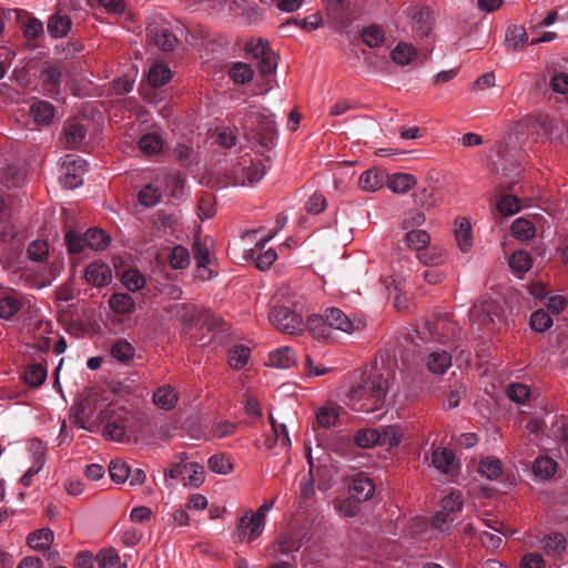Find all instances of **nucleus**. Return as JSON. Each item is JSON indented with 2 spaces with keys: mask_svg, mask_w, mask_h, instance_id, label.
Segmentation results:
<instances>
[{
  "mask_svg": "<svg viewBox=\"0 0 568 568\" xmlns=\"http://www.w3.org/2000/svg\"><path fill=\"white\" fill-rule=\"evenodd\" d=\"M387 392V378L383 374L376 373L362 384L352 386L348 398L354 409L372 413L384 406Z\"/></svg>",
  "mask_w": 568,
  "mask_h": 568,
  "instance_id": "obj_1",
  "label": "nucleus"
},
{
  "mask_svg": "<svg viewBox=\"0 0 568 568\" xmlns=\"http://www.w3.org/2000/svg\"><path fill=\"white\" fill-rule=\"evenodd\" d=\"M328 327L352 334L363 329L365 322L362 320H351L342 310L336 307L326 310L324 315H313L307 318V329L315 338H325Z\"/></svg>",
  "mask_w": 568,
  "mask_h": 568,
  "instance_id": "obj_2",
  "label": "nucleus"
},
{
  "mask_svg": "<svg viewBox=\"0 0 568 568\" xmlns=\"http://www.w3.org/2000/svg\"><path fill=\"white\" fill-rule=\"evenodd\" d=\"M469 318L478 328L494 332L496 328V320L503 321L500 304L490 296L484 295L479 297L469 311Z\"/></svg>",
  "mask_w": 568,
  "mask_h": 568,
  "instance_id": "obj_3",
  "label": "nucleus"
},
{
  "mask_svg": "<svg viewBox=\"0 0 568 568\" xmlns=\"http://www.w3.org/2000/svg\"><path fill=\"white\" fill-rule=\"evenodd\" d=\"M123 407L109 406L100 412L98 420L103 424L102 435L108 440L124 442L126 438L125 416Z\"/></svg>",
  "mask_w": 568,
  "mask_h": 568,
  "instance_id": "obj_4",
  "label": "nucleus"
},
{
  "mask_svg": "<svg viewBox=\"0 0 568 568\" xmlns=\"http://www.w3.org/2000/svg\"><path fill=\"white\" fill-rule=\"evenodd\" d=\"M268 320L275 328L288 335H301L307 328L303 316L287 306H273Z\"/></svg>",
  "mask_w": 568,
  "mask_h": 568,
  "instance_id": "obj_5",
  "label": "nucleus"
},
{
  "mask_svg": "<svg viewBox=\"0 0 568 568\" xmlns=\"http://www.w3.org/2000/svg\"><path fill=\"white\" fill-rule=\"evenodd\" d=\"M174 310L178 318L189 328L200 323L207 326L209 329H214L222 324V320L211 311L193 304H179Z\"/></svg>",
  "mask_w": 568,
  "mask_h": 568,
  "instance_id": "obj_6",
  "label": "nucleus"
},
{
  "mask_svg": "<svg viewBox=\"0 0 568 568\" xmlns=\"http://www.w3.org/2000/svg\"><path fill=\"white\" fill-rule=\"evenodd\" d=\"M246 52L257 61L261 74L268 75L275 72L278 63L277 54L271 49L270 43L261 38L251 40L245 44Z\"/></svg>",
  "mask_w": 568,
  "mask_h": 568,
  "instance_id": "obj_7",
  "label": "nucleus"
},
{
  "mask_svg": "<svg viewBox=\"0 0 568 568\" xmlns=\"http://www.w3.org/2000/svg\"><path fill=\"white\" fill-rule=\"evenodd\" d=\"M97 395L80 394L69 412L71 423L80 428L93 432V426L87 425V422L93 415V412L97 408Z\"/></svg>",
  "mask_w": 568,
  "mask_h": 568,
  "instance_id": "obj_8",
  "label": "nucleus"
},
{
  "mask_svg": "<svg viewBox=\"0 0 568 568\" xmlns=\"http://www.w3.org/2000/svg\"><path fill=\"white\" fill-rule=\"evenodd\" d=\"M246 123L255 125L252 138L255 139L260 145L268 148L274 144L276 124L271 116L255 113L246 119Z\"/></svg>",
  "mask_w": 568,
  "mask_h": 568,
  "instance_id": "obj_9",
  "label": "nucleus"
},
{
  "mask_svg": "<svg viewBox=\"0 0 568 568\" xmlns=\"http://www.w3.org/2000/svg\"><path fill=\"white\" fill-rule=\"evenodd\" d=\"M265 173L266 169L260 161H250L248 164L244 161L234 165L232 170L234 184L241 186H254L264 178Z\"/></svg>",
  "mask_w": 568,
  "mask_h": 568,
  "instance_id": "obj_10",
  "label": "nucleus"
},
{
  "mask_svg": "<svg viewBox=\"0 0 568 568\" xmlns=\"http://www.w3.org/2000/svg\"><path fill=\"white\" fill-rule=\"evenodd\" d=\"M64 173L60 178V183L64 189L73 190L82 185V173L85 171L87 162L82 159H74L68 154L63 160Z\"/></svg>",
  "mask_w": 568,
  "mask_h": 568,
  "instance_id": "obj_11",
  "label": "nucleus"
},
{
  "mask_svg": "<svg viewBox=\"0 0 568 568\" xmlns=\"http://www.w3.org/2000/svg\"><path fill=\"white\" fill-rule=\"evenodd\" d=\"M264 525L254 514L250 517L245 515L239 520L234 538L237 542H252L262 535Z\"/></svg>",
  "mask_w": 568,
  "mask_h": 568,
  "instance_id": "obj_12",
  "label": "nucleus"
},
{
  "mask_svg": "<svg viewBox=\"0 0 568 568\" xmlns=\"http://www.w3.org/2000/svg\"><path fill=\"white\" fill-rule=\"evenodd\" d=\"M207 240L209 239H204L202 242L200 239H197L194 241L192 246L194 260L196 263V276L203 281H207L213 277V272L209 268L211 260Z\"/></svg>",
  "mask_w": 568,
  "mask_h": 568,
  "instance_id": "obj_13",
  "label": "nucleus"
},
{
  "mask_svg": "<svg viewBox=\"0 0 568 568\" xmlns=\"http://www.w3.org/2000/svg\"><path fill=\"white\" fill-rule=\"evenodd\" d=\"M453 329L454 327L450 322L445 318H437L433 322H427L420 334L423 339L444 343L454 335Z\"/></svg>",
  "mask_w": 568,
  "mask_h": 568,
  "instance_id": "obj_14",
  "label": "nucleus"
},
{
  "mask_svg": "<svg viewBox=\"0 0 568 568\" xmlns=\"http://www.w3.org/2000/svg\"><path fill=\"white\" fill-rule=\"evenodd\" d=\"M24 304V297L14 290L0 291V318L11 320Z\"/></svg>",
  "mask_w": 568,
  "mask_h": 568,
  "instance_id": "obj_15",
  "label": "nucleus"
},
{
  "mask_svg": "<svg viewBox=\"0 0 568 568\" xmlns=\"http://www.w3.org/2000/svg\"><path fill=\"white\" fill-rule=\"evenodd\" d=\"M72 27L71 17L62 9H58L47 21L48 33L55 39L65 37Z\"/></svg>",
  "mask_w": 568,
  "mask_h": 568,
  "instance_id": "obj_16",
  "label": "nucleus"
},
{
  "mask_svg": "<svg viewBox=\"0 0 568 568\" xmlns=\"http://www.w3.org/2000/svg\"><path fill=\"white\" fill-rule=\"evenodd\" d=\"M85 281L97 287L108 285L112 280L111 268L101 262L89 264L84 272Z\"/></svg>",
  "mask_w": 568,
  "mask_h": 568,
  "instance_id": "obj_17",
  "label": "nucleus"
},
{
  "mask_svg": "<svg viewBox=\"0 0 568 568\" xmlns=\"http://www.w3.org/2000/svg\"><path fill=\"white\" fill-rule=\"evenodd\" d=\"M297 364L295 352L288 346H281L268 355L267 365L274 368L286 369Z\"/></svg>",
  "mask_w": 568,
  "mask_h": 568,
  "instance_id": "obj_18",
  "label": "nucleus"
},
{
  "mask_svg": "<svg viewBox=\"0 0 568 568\" xmlns=\"http://www.w3.org/2000/svg\"><path fill=\"white\" fill-rule=\"evenodd\" d=\"M387 174L381 169H369L362 173L358 185L363 191L375 192L386 184Z\"/></svg>",
  "mask_w": 568,
  "mask_h": 568,
  "instance_id": "obj_19",
  "label": "nucleus"
},
{
  "mask_svg": "<svg viewBox=\"0 0 568 568\" xmlns=\"http://www.w3.org/2000/svg\"><path fill=\"white\" fill-rule=\"evenodd\" d=\"M374 493L375 484L369 477L363 474H359L356 477H354L351 485L352 498H354L357 501H365L369 499L374 495Z\"/></svg>",
  "mask_w": 568,
  "mask_h": 568,
  "instance_id": "obj_20",
  "label": "nucleus"
},
{
  "mask_svg": "<svg viewBox=\"0 0 568 568\" xmlns=\"http://www.w3.org/2000/svg\"><path fill=\"white\" fill-rule=\"evenodd\" d=\"M148 33L152 37L153 43L165 52L173 51L179 43L175 34L168 28L148 29Z\"/></svg>",
  "mask_w": 568,
  "mask_h": 568,
  "instance_id": "obj_21",
  "label": "nucleus"
},
{
  "mask_svg": "<svg viewBox=\"0 0 568 568\" xmlns=\"http://www.w3.org/2000/svg\"><path fill=\"white\" fill-rule=\"evenodd\" d=\"M40 79L50 93H58L61 84L62 72L55 63L47 61L41 69Z\"/></svg>",
  "mask_w": 568,
  "mask_h": 568,
  "instance_id": "obj_22",
  "label": "nucleus"
},
{
  "mask_svg": "<svg viewBox=\"0 0 568 568\" xmlns=\"http://www.w3.org/2000/svg\"><path fill=\"white\" fill-rule=\"evenodd\" d=\"M386 184L392 192L405 194L417 184V179L408 173H394L387 175Z\"/></svg>",
  "mask_w": 568,
  "mask_h": 568,
  "instance_id": "obj_23",
  "label": "nucleus"
},
{
  "mask_svg": "<svg viewBox=\"0 0 568 568\" xmlns=\"http://www.w3.org/2000/svg\"><path fill=\"white\" fill-rule=\"evenodd\" d=\"M85 129L77 121H68L63 126L64 149H74L85 138Z\"/></svg>",
  "mask_w": 568,
  "mask_h": 568,
  "instance_id": "obj_24",
  "label": "nucleus"
},
{
  "mask_svg": "<svg viewBox=\"0 0 568 568\" xmlns=\"http://www.w3.org/2000/svg\"><path fill=\"white\" fill-rule=\"evenodd\" d=\"M152 399L159 408L170 410L175 407L179 396L173 387L164 385L154 392Z\"/></svg>",
  "mask_w": 568,
  "mask_h": 568,
  "instance_id": "obj_25",
  "label": "nucleus"
},
{
  "mask_svg": "<svg viewBox=\"0 0 568 568\" xmlns=\"http://www.w3.org/2000/svg\"><path fill=\"white\" fill-rule=\"evenodd\" d=\"M30 115L38 124H49L54 118V106L48 101H37L30 108Z\"/></svg>",
  "mask_w": 568,
  "mask_h": 568,
  "instance_id": "obj_26",
  "label": "nucleus"
},
{
  "mask_svg": "<svg viewBox=\"0 0 568 568\" xmlns=\"http://www.w3.org/2000/svg\"><path fill=\"white\" fill-rule=\"evenodd\" d=\"M110 308L116 314H130L134 311V300L128 293H114L109 300Z\"/></svg>",
  "mask_w": 568,
  "mask_h": 568,
  "instance_id": "obj_27",
  "label": "nucleus"
},
{
  "mask_svg": "<svg viewBox=\"0 0 568 568\" xmlns=\"http://www.w3.org/2000/svg\"><path fill=\"white\" fill-rule=\"evenodd\" d=\"M405 244L419 253L422 250L426 248V246L430 243V235L425 230H410L406 231L404 237Z\"/></svg>",
  "mask_w": 568,
  "mask_h": 568,
  "instance_id": "obj_28",
  "label": "nucleus"
},
{
  "mask_svg": "<svg viewBox=\"0 0 568 568\" xmlns=\"http://www.w3.org/2000/svg\"><path fill=\"white\" fill-rule=\"evenodd\" d=\"M452 365V356L446 351L433 352L427 358V367L434 374H444Z\"/></svg>",
  "mask_w": 568,
  "mask_h": 568,
  "instance_id": "obj_29",
  "label": "nucleus"
},
{
  "mask_svg": "<svg viewBox=\"0 0 568 568\" xmlns=\"http://www.w3.org/2000/svg\"><path fill=\"white\" fill-rule=\"evenodd\" d=\"M53 531L49 528H41L28 536L27 542L34 550H43L53 541Z\"/></svg>",
  "mask_w": 568,
  "mask_h": 568,
  "instance_id": "obj_30",
  "label": "nucleus"
},
{
  "mask_svg": "<svg viewBox=\"0 0 568 568\" xmlns=\"http://www.w3.org/2000/svg\"><path fill=\"white\" fill-rule=\"evenodd\" d=\"M205 478L204 467L197 463H187L184 467V476L182 481L185 486L199 487L203 484Z\"/></svg>",
  "mask_w": 568,
  "mask_h": 568,
  "instance_id": "obj_31",
  "label": "nucleus"
},
{
  "mask_svg": "<svg viewBox=\"0 0 568 568\" xmlns=\"http://www.w3.org/2000/svg\"><path fill=\"white\" fill-rule=\"evenodd\" d=\"M417 258L424 265L436 266L445 262L446 252L438 246H426V248L417 253Z\"/></svg>",
  "mask_w": 568,
  "mask_h": 568,
  "instance_id": "obj_32",
  "label": "nucleus"
},
{
  "mask_svg": "<svg viewBox=\"0 0 568 568\" xmlns=\"http://www.w3.org/2000/svg\"><path fill=\"white\" fill-rule=\"evenodd\" d=\"M172 77V72L168 65L156 63L150 68L148 73V81L153 88H159L166 84Z\"/></svg>",
  "mask_w": 568,
  "mask_h": 568,
  "instance_id": "obj_33",
  "label": "nucleus"
},
{
  "mask_svg": "<svg viewBox=\"0 0 568 568\" xmlns=\"http://www.w3.org/2000/svg\"><path fill=\"white\" fill-rule=\"evenodd\" d=\"M457 245L463 252H468L473 246L471 227L467 219H462L455 230Z\"/></svg>",
  "mask_w": 568,
  "mask_h": 568,
  "instance_id": "obj_34",
  "label": "nucleus"
},
{
  "mask_svg": "<svg viewBox=\"0 0 568 568\" xmlns=\"http://www.w3.org/2000/svg\"><path fill=\"white\" fill-rule=\"evenodd\" d=\"M528 41V34L524 27L514 26L510 27L506 34V45L513 50H520L525 43Z\"/></svg>",
  "mask_w": 568,
  "mask_h": 568,
  "instance_id": "obj_35",
  "label": "nucleus"
},
{
  "mask_svg": "<svg viewBox=\"0 0 568 568\" xmlns=\"http://www.w3.org/2000/svg\"><path fill=\"white\" fill-rule=\"evenodd\" d=\"M416 57L414 45L399 42L392 51V60L398 65H407Z\"/></svg>",
  "mask_w": 568,
  "mask_h": 568,
  "instance_id": "obj_36",
  "label": "nucleus"
},
{
  "mask_svg": "<svg viewBox=\"0 0 568 568\" xmlns=\"http://www.w3.org/2000/svg\"><path fill=\"white\" fill-rule=\"evenodd\" d=\"M47 374V368L43 365L32 364L26 367L23 379L28 385L38 387L45 382Z\"/></svg>",
  "mask_w": 568,
  "mask_h": 568,
  "instance_id": "obj_37",
  "label": "nucleus"
},
{
  "mask_svg": "<svg viewBox=\"0 0 568 568\" xmlns=\"http://www.w3.org/2000/svg\"><path fill=\"white\" fill-rule=\"evenodd\" d=\"M455 462V454L448 448L436 449L432 455L433 465L444 474H447Z\"/></svg>",
  "mask_w": 568,
  "mask_h": 568,
  "instance_id": "obj_38",
  "label": "nucleus"
},
{
  "mask_svg": "<svg viewBox=\"0 0 568 568\" xmlns=\"http://www.w3.org/2000/svg\"><path fill=\"white\" fill-rule=\"evenodd\" d=\"M85 236L88 247L94 251H102L110 244V236L101 229H90Z\"/></svg>",
  "mask_w": 568,
  "mask_h": 568,
  "instance_id": "obj_39",
  "label": "nucleus"
},
{
  "mask_svg": "<svg viewBox=\"0 0 568 568\" xmlns=\"http://www.w3.org/2000/svg\"><path fill=\"white\" fill-rule=\"evenodd\" d=\"M503 464L497 457H487L478 465V471L487 479H496L501 474Z\"/></svg>",
  "mask_w": 568,
  "mask_h": 568,
  "instance_id": "obj_40",
  "label": "nucleus"
},
{
  "mask_svg": "<svg viewBox=\"0 0 568 568\" xmlns=\"http://www.w3.org/2000/svg\"><path fill=\"white\" fill-rule=\"evenodd\" d=\"M535 225L526 219H517L511 224V234L517 240H529L535 236Z\"/></svg>",
  "mask_w": 568,
  "mask_h": 568,
  "instance_id": "obj_41",
  "label": "nucleus"
},
{
  "mask_svg": "<svg viewBox=\"0 0 568 568\" xmlns=\"http://www.w3.org/2000/svg\"><path fill=\"white\" fill-rule=\"evenodd\" d=\"M207 467L211 471L219 475H227L233 470L231 459L224 454H215L207 460Z\"/></svg>",
  "mask_w": 568,
  "mask_h": 568,
  "instance_id": "obj_42",
  "label": "nucleus"
},
{
  "mask_svg": "<svg viewBox=\"0 0 568 568\" xmlns=\"http://www.w3.org/2000/svg\"><path fill=\"white\" fill-rule=\"evenodd\" d=\"M169 263L172 268L184 270L190 265V253L182 245L174 246L169 255Z\"/></svg>",
  "mask_w": 568,
  "mask_h": 568,
  "instance_id": "obj_43",
  "label": "nucleus"
},
{
  "mask_svg": "<svg viewBox=\"0 0 568 568\" xmlns=\"http://www.w3.org/2000/svg\"><path fill=\"white\" fill-rule=\"evenodd\" d=\"M557 469V463L550 457H539L532 465L535 475L548 479L551 478Z\"/></svg>",
  "mask_w": 568,
  "mask_h": 568,
  "instance_id": "obj_44",
  "label": "nucleus"
},
{
  "mask_svg": "<svg viewBox=\"0 0 568 568\" xmlns=\"http://www.w3.org/2000/svg\"><path fill=\"white\" fill-rule=\"evenodd\" d=\"M379 438L378 429L363 428L355 433L354 442L362 448H369L377 445Z\"/></svg>",
  "mask_w": 568,
  "mask_h": 568,
  "instance_id": "obj_45",
  "label": "nucleus"
},
{
  "mask_svg": "<svg viewBox=\"0 0 568 568\" xmlns=\"http://www.w3.org/2000/svg\"><path fill=\"white\" fill-rule=\"evenodd\" d=\"M379 439L377 445H386L389 447L398 446L402 442L403 435L397 426L390 425L378 429Z\"/></svg>",
  "mask_w": 568,
  "mask_h": 568,
  "instance_id": "obj_46",
  "label": "nucleus"
},
{
  "mask_svg": "<svg viewBox=\"0 0 568 568\" xmlns=\"http://www.w3.org/2000/svg\"><path fill=\"white\" fill-rule=\"evenodd\" d=\"M139 148L145 155H154L162 150L163 142L159 135L149 133L140 139Z\"/></svg>",
  "mask_w": 568,
  "mask_h": 568,
  "instance_id": "obj_47",
  "label": "nucleus"
},
{
  "mask_svg": "<svg viewBox=\"0 0 568 568\" xmlns=\"http://www.w3.org/2000/svg\"><path fill=\"white\" fill-rule=\"evenodd\" d=\"M250 354H251V351L248 347H246L244 345L234 346L229 352V363H230L231 367L234 369L243 368L248 362Z\"/></svg>",
  "mask_w": 568,
  "mask_h": 568,
  "instance_id": "obj_48",
  "label": "nucleus"
},
{
  "mask_svg": "<svg viewBox=\"0 0 568 568\" xmlns=\"http://www.w3.org/2000/svg\"><path fill=\"white\" fill-rule=\"evenodd\" d=\"M121 280L124 286L132 292L142 290L145 285V278L143 274L134 268L124 271Z\"/></svg>",
  "mask_w": 568,
  "mask_h": 568,
  "instance_id": "obj_49",
  "label": "nucleus"
},
{
  "mask_svg": "<svg viewBox=\"0 0 568 568\" xmlns=\"http://www.w3.org/2000/svg\"><path fill=\"white\" fill-rule=\"evenodd\" d=\"M109 473L114 483L123 484L129 479L131 469L124 460L115 459L110 463Z\"/></svg>",
  "mask_w": 568,
  "mask_h": 568,
  "instance_id": "obj_50",
  "label": "nucleus"
},
{
  "mask_svg": "<svg viewBox=\"0 0 568 568\" xmlns=\"http://www.w3.org/2000/svg\"><path fill=\"white\" fill-rule=\"evenodd\" d=\"M254 71L250 64L236 62L230 69V77L236 83L244 84L253 79Z\"/></svg>",
  "mask_w": 568,
  "mask_h": 568,
  "instance_id": "obj_51",
  "label": "nucleus"
},
{
  "mask_svg": "<svg viewBox=\"0 0 568 568\" xmlns=\"http://www.w3.org/2000/svg\"><path fill=\"white\" fill-rule=\"evenodd\" d=\"M520 209V200L515 195H503L497 203V210L499 214L504 216L514 215L518 213Z\"/></svg>",
  "mask_w": 568,
  "mask_h": 568,
  "instance_id": "obj_52",
  "label": "nucleus"
},
{
  "mask_svg": "<svg viewBox=\"0 0 568 568\" xmlns=\"http://www.w3.org/2000/svg\"><path fill=\"white\" fill-rule=\"evenodd\" d=\"M544 549L548 556L559 555L566 550V538L556 532L544 539Z\"/></svg>",
  "mask_w": 568,
  "mask_h": 568,
  "instance_id": "obj_53",
  "label": "nucleus"
},
{
  "mask_svg": "<svg viewBox=\"0 0 568 568\" xmlns=\"http://www.w3.org/2000/svg\"><path fill=\"white\" fill-rule=\"evenodd\" d=\"M362 40L367 47L377 48L384 42L385 34L378 26H369L362 31Z\"/></svg>",
  "mask_w": 568,
  "mask_h": 568,
  "instance_id": "obj_54",
  "label": "nucleus"
},
{
  "mask_svg": "<svg viewBox=\"0 0 568 568\" xmlns=\"http://www.w3.org/2000/svg\"><path fill=\"white\" fill-rule=\"evenodd\" d=\"M532 260L530 255L524 251H517L509 257V266L517 273H526L530 270Z\"/></svg>",
  "mask_w": 568,
  "mask_h": 568,
  "instance_id": "obj_55",
  "label": "nucleus"
},
{
  "mask_svg": "<svg viewBox=\"0 0 568 568\" xmlns=\"http://www.w3.org/2000/svg\"><path fill=\"white\" fill-rule=\"evenodd\" d=\"M65 244H67L69 253H71V254L82 253L84 251V248L88 247L85 233L83 235H81L75 231H69L65 234Z\"/></svg>",
  "mask_w": 568,
  "mask_h": 568,
  "instance_id": "obj_56",
  "label": "nucleus"
},
{
  "mask_svg": "<svg viewBox=\"0 0 568 568\" xmlns=\"http://www.w3.org/2000/svg\"><path fill=\"white\" fill-rule=\"evenodd\" d=\"M552 325V318L545 310H537L530 316V327L536 332H545Z\"/></svg>",
  "mask_w": 568,
  "mask_h": 568,
  "instance_id": "obj_57",
  "label": "nucleus"
},
{
  "mask_svg": "<svg viewBox=\"0 0 568 568\" xmlns=\"http://www.w3.org/2000/svg\"><path fill=\"white\" fill-rule=\"evenodd\" d=\"M2 183L8 187H18L23 182V173L14 164L7 165L2 171Z\"/></svg>",
  "mask_w": 568,
  "mask_h": 568,
  "instance_id": "obj_58",
  "label": "nucleus"
},
{
  "mask_svg": "<svg viewBox=\"0 0 568 568\" xmlns=\"http://www.w3.org/2000/svg\"><path fill=\"white\" fill-rule=\"evenodd\" d=\"M463 499H462V493L459 491H452L450 494L446 495L442 499V510L446 513H450L453 516H455L457 513H460L463 509Z\"/></svg>",
  "mask_w": 568,
  "mask_h": 568,
  "instance_id": "obj_59",
  "label": "nucleus"
},
{
  "mask_svg": "<svg viewBox=\"0 0 568 568\" xmlns=\"http://www.w3.org/2000/svg\"><path fill=\"white\" fill-rule=\"evenodd\" d=\"M161 192L151 184L145 185L138 194V201L144 206H154L161 200Z\"/></svg>",
  "mask_w": 568,
  "mask_h": 568,
  "instance_id": "obj_60",
  "label": "nucleus"
},
{
  "mask_svg": "<svg viewBox=\"0 0 568 568\" xmlns=\"http://www.w3.org/2000/svg\"><path fill=\"white\" fill-rule=\"evenodd\" d=\"M111 355L118 361L129 362L134 356V348L126 341H118L111 347Z\"/></svg>",
  "mask_w": 568,
  "mask_h": 568,
  "instance_id": "obj_61",
  "label": "nucleus"
},
{
  "mask_svg": "<svg viewBox=\"0 0 568 568\" xmlns=\"http://www.w3.org/2000/svg\"><path fill=\"white\" fill-rule=\"evenodd\" d=\"M27 254L31 261L42 262L49 255V246L44 241H33L29 244Z\"/></svg>",
  "mask_w": 568,
  "mask_h": 568,
  "instance_id": "obj_62",
  "label": "nucleus"
},
{
  "mask_svg": "<svg viewBox=\"0 0 568 568\" xmlns=\"http://www.w3.org/2000/svg\"><path fill=\"white\" fill-rule=\"evenodd\" d=\"M316 419L322 427L329 428L336 425L338 412L334 407H321L317 410Z\"/></svg>",
  "mask_w": 568,
  "mask_h": 568,
  "instance_id": "obj_63",
  "label": "nucleus"
},
{
  "mask_svg": "<svg viewBox=\"0 0 568 568\" xmlns=\"http://www.w3.org/2000/svg\"><path fill=\"white\" fill-rule=\"evenodd\" d=\"M425 221H426V216L423 212L412 210L405 214L403 222H402V229L404 231H410L412 229L417 230L419 226H422L425 223Z\"/></svg>",
  "mask_w": 568,
  "mask_h": 568,
  "instance_id": "obj_64",
  "label": "nucleus"
}]
</instances>
